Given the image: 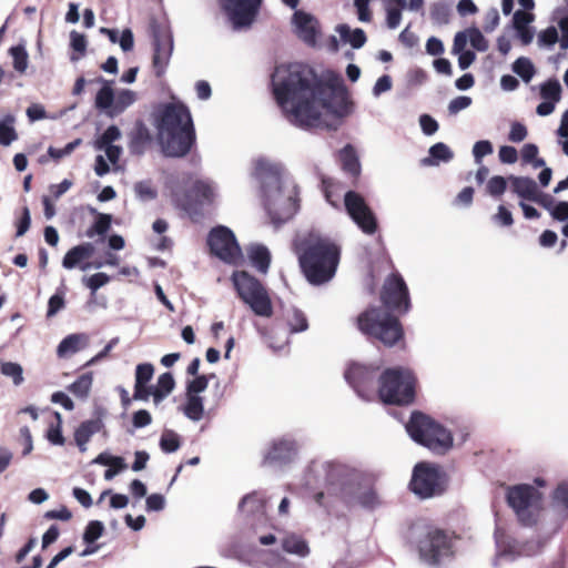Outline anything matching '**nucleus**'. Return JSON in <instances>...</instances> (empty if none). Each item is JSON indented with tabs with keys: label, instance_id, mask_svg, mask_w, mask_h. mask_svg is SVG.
Instances as JSON below:
<instances>
[{
	"label": "nucleus",
	"instance_id": "603ef678",
	"mask_svg": "<svg viewBox=\"0 0 568 568\" xmlns=\"http://www.w3.org/2000/svg\"><path fill=\"white\" fill-rule=\"evenodd\" d=\"M211 377H214V375H200L194 377L192 381H189L186 383L185 393L202 396L201 394L207 388L209 381Z\"/></svg>",
	"mask_w": 568,
	"mask_h": 568
},
{
	"label": "nucleus",
	"instance_id": "5fc2aeb1",
	"mask_svg": "<svg viewBox=\"0 0 568 568\" xmlns=\"http://www.w3.org/2000/svg\"><path fill=\"white\" fill-rule=\"evenodd\" d=\"M150 140L148 129L140 124L136 129V133L134 134L131 141V151L136 153H142L145 143Z\"/></svg>",
	"mask_w": 568,
	"mask_h": 568
},
{
	"label": "nucleus",
	"instance_id": "09e8293b",
	"mask_svg": "<svg viewBox=\"0 0 568 568\" xmlns=\"http://www.w3.org/2000/svg\"><path fill=\"white\" fill-rule=\"evenodd\" d=\"M430 18L434 23L444 26L450 20V9L446 3L438 2L432 7Z\"/></svg>",
	"mask_w": 568,
	"mask_h": 568
},
{
	"label": "nucleus",
	"instance_id": "bf43d9fd",
	"mask_svg": "<svg viewBox=\"0 0 568 568\" xmlns=\"http://www.w3.org/2000/svg\"><path fill=\"white\" fill-rule=\"evenodd\" d=\"M175 387V381L173 378V375L171 373H163L159 376L158 382L154 386H152L153 389L163 393L164 395H170L172 390Z\"/></svg>",
	"mask_w": 568,
	"mask_h": 568
},
{
	"label": "nucleus",
	"instance_id": "39448f33",
	"mask_svg": "<svg viewBox=\"0 0 568 568\" xmlns=\"http://www.w3.org/2000/svg\"><path fill=\"white\" fill-rule=\"evenodd\" d=\"M307 477L308 485L323 486L328 495L347 497L358 475L343 463L315 459L308 466Z\"/></svg>",
	"mask_w": 568,
	"mask_h": 568
},
{
	"label": "nucleus",
	"instance_id": "8fccbe9b",
	"mask_svg": "<svg viewBox=\"0 0 568 568\" xmlns=\"http://www.w3.org/2000/svg\"><path fill=\"white\" fill-rule=\"evenodd\" d=\"M121 138V132L118 126L110 125L94 142L97 150H102L103 146L111 145L114 141Z\"/></svg>",
	"mask_w": 568,
	"mask_h": 568
},
{
	"label": "nucleus",
	"instance_id": "412c9836",
	"mask_svg": "<svg viewBox=\"0 0 568 568\" xmlns=\"http://www.w3.org/2000/svg\"><path fill=\"white\" fill-rule=\"evenodd\" d=\"M376 369L371 366L352 364L344 374L346 382L365 400H369L374 396Z\"/></svg>",
	"mask_w": 568,
	"mask_h": 568
},
{
	"label": "nucleus",
	"instance_id": "473e14b6",
	"mask_svg": "<svg viewBox=\"0 0 568 568\" xmlns=\"http://www.w3.org/2000/svg\"><path fill=\"white\" fill-rule=\"evenodd\" d=\"M428 153L429 155L420 161L424 166H436L440 162L447 163L454 158L453 151L443 142L432 145Z\"/></svg>",
	"mask_w": 568,
	"mask_h": 568
},
{
	"label": "nucleus",
	"instance_id": "49530a36",
	"mask_svg": "<svg viewBox=\"0 0 568 568\" xmlns=\"http://www.w3.org/2000/svg\"><path fill=\"white\" fill-rule=\"evenodd\" d=\"M561 85L558 80H548L540 85V95L544 100L557 103L560 100Z\"/></svg>",
	"mask_w": 568,
	"mask_h": 568
},
{
	"label": "nucleus",
	"instance_id": "4c0bfd02",
	"mask_svg": "<svg viewBox=\"0 0 568 568\" xmlns=\"http://www.w3.org/2000/svg\"><path fill=\"white\" fill-rule=\"evenodd\" d=\"M16 118L12 114H6L0 119V144L9 146L18 139L14 128Z\"/></svg>",
	"mask_w": 568,
	"mask_h": 568
},
{
	"label": "nucleus",
	"instance_id": "c9c22d12",
	"mask_svg": "<svg viewBox=\"0 0 568 568\" xmlns=\"http://www.w3.org/2000/svg\"><path fill=\"white\" fill-rule=\"evenodd\" d=\"M339 160L343 170L352 176H357L361 173L359 160L356 155L354 148L349 144L344 146L339 152Z\"/></svg>",
	"mask_w": 568,
	"mask_h": 568
},
{
	"label": "nucleus",
	"instance_id": "774afa93",
	"mask_svg": "<svg viewBox=\"0 0 568 568\" xmlns=\"http://www.w3.org/2000/svg\"><path fill=\"white\" fill-rule=\"evenodd\" d=\"M419 124L425 135H433L438 130L437 121L428 114H422L419 116Z\"/></svg>",
	"mask_w": 568,
	"mask_h": 568
},
{
	"label": "nucleus",
	"instance_id": "680f3d73",
	"mask_svg": "<svg viewBox=\"0 0 568 568\" xmlns=\"http://www.w3.org/2000/svg\"><path fill=\"white\" fill-rule=\"evenodd\" d=\"M507 182L508 179H505L500 175H495L490 178L489 181L487 182V192L491 196H500L501 194L505 193L507 189Z\"/></svg>",
	"mask_w": 568,
	"mask_h": 568
},
{
	"label": "nucleus",
	"instance_id": "f704fd0d",
	"mask_svg": "<svg viewBox=\"0 0 568 568\" xmlns=\"http://www.w3.org/2000/svg\"><path fill=\"white\" fill-rule=\"evenodd\" d=\"M551 506L559 515L568 517V479L560 481L552 491Z\"/></svg>",
	"mask_w": 568,
	"mask_h": 568
},
{
	"label": "nucleus",
	"instance_id": "aec40b11",
	"mask_svg": "<svg viewBox=\"0 0 568 568\" xmlns=\"http://www.w3.org/2000/svg\"><path fill=\"white\" fill-rule=\"evenodd\" d=\"M234 29L250 27L262 4V0H221Z\"/></svg>",
	"mask_w": 568,
	"mask_h": 568
},
{
	"label": "nucleus",
	"instance_id": "0eeeda50",
	"mask_svg": "<svg viewBox=\"0 0 568 568\" xmlns=\"http://www.w3.org/2000/svg\"><path fill=\"white\" fill-rule=\"evenodd\" d=\"M359 331L379 339L386 346H393L403 337L399 321L382 307H372L357 318Z\"/></svg>",
	"mask_w": 568,
	"mask_h": 568
},
{
	"label": "nucleus",
	"instance_id": "c03bdc74",
	"mask_svg": "<svg viewBox=\"0 0 568 568\" xmlns=\"http://www.w3.org/2000/svg\"><path fill=\"white\" fill-rule=\"evenodd\" d=\"M0 372L2 375L10 377L16 386L23 383L22 366L14 362H1Z\"/></svg>",
	"mask_w": 568,
	"mask_h": 568
},
{
	"label": "nucleus",
	"instance_id": "ea45409f",
	"mask_svg": "<svg viewBox=\"0 0 568 568\" xmlns=\"http://www.w3.org/2000/svg\"><path fill=\"white\" fill-rule=\"evenodd\" d=\"M136 100L134 91L123 89L115 94L114 106L112 109L113 118L121 114L125 109L132 105Z\"/></svg>",
	"mask_w": 568,
	"mask_h": 568
},
{
	"label": "nucleus",
	"instance_id": "c85d7f7f",
	"mask_svg": "<svg viewBox=\"0 0 568 568\" xmlns=\"http://www.w3.org/2000/svg\"><path fill=\"white\" fill-rule=\"evenodd\" d=\"M87 344L88 336L85 334H70L65 336L58 345L57 355L60 358L69 357L84 348Z\"/></svg>",
	"mask_w": 568,
	"mask_h": 568
},
{
	"label": "nucleus",
	"instance_id": "1a4fd4ad",
	"mask_svg": "<svg viewBox=\"0 0 568 568\" xmlns=\"http://www.w3.org/2000/svg\"><path fill=\"white\" fill-rule=\"evenodd\" d=\"M233 285L240 298L261 317H271L273 306L266 288L255 277L244 271L234 272Z\"/></svg>",
	"mask_w": 568,
	"mask_h": 568
},
{
	"label": "nucleus",
	"instance_id": "a211bd4d",
	"mask_svg": "<svg viewBox=\"0 0 568 568\" xmlns=\"http://www.w3.org/2000/svg\"><path fill=\"white\" fill-rule=\"evenodd\" d=\"M381 297L384 305L390 311L404 314L410 308L407 285L398 273H393L386 278Z\"/></svg>",
	"mask_w": 568,
	"mask_h": 568
},
{
	"label": "nucleus",
	"instance_id": "2f4dec72",
	"mask_svg": "<svg viewBox=\"0 0 568 568\" xmlns=\"http://www.w3.org/2000/svg\"><path fill=\"white\" fill-rule=\"evenodd\" d=\"M101 425L99 419H89L79 425L74 433V440L80 452L84 453L87 450V444L100 430Z\"/></svg>",
	"mask_w": 568,
	"mask_h": 568
},
{
	"label": "nucleus",
	"instance_id": "e2e57ef3",
	"mask_svg": "<svg viewBox=\"0 0 568 568\" xmlns=\"http://www.w3.org/2000/svg\"><path fill=\"white\" fill-rule=\"evenodd\" d=\"M468 33H469V43L475 50H477L479 52H485L488 49V47H489L488 41L484 37V34L481 33V31L479 29L469 28Z\"/></svg>",
	"mask_w": 568,
	"mask_h": 568
},
{
	"label": "nucleus",
	"instance_id": "13d9d810",
	"mask_svg": "<svg viewBox=\"0 0 568 568\" xmlns=\"http://www.w3.org/2000/svg\"><path fill=\"white\" fill-rule=\"evenodd\" d=\"M13 59V68L23 73L28 67V53L23 47H13L10 50Z\"/></svg>",
	"mask_w": 568,
	"mask_h": 568
},
{
	"label": "nucleus",
	"instance_id": "37998d69",
	"mask_svg": "<svg viewBox=\"0 0 568 568\" xmlns=\"http://www.w3.org/2000/svg\"><path fill=\"white\" fill-rule=\"evenodd\" d=\"M513 71L526 83L530 82L535 74L534 64L528 58L525 57H520L514 62Z\"/></svg>",
	"mask_w": 568,
	"mask_h": 568
},
{
	"label": "nucleus",
	"instance_id": "338daca9",
	"mask_svg": "<svg viewBox=\"0 0 568 568\" xmlns=\"http://www.w3.org/2000/svg\"><path fill=\"white\" fill-rule=\"evenodd\" d=\"M400 8H395L390 3L386 6V24L389 29L394 30L400 24L402 20Z\"/></svg>",
	"mask_w": 568,
	"mask_h": 568
},
{
	"label": "nucleus",
	"instance_id": "2eb2a0df",
	"mask_svg": "<svg viewBox=\"0 0 568 568\" xmlns=\"http://www.w3.org/2000/svg\"><path fill=\"white\" fill-rule=\"evenodd\" d=\"M409 488L423 499L439 495L443 491V478L439 468L426 463L417 464L413 471Z\"/></svg>",
	"mask_w": 568,
	"mask_h": 568
},
{
	"label": "nucleus",
	"instance_id": "de8ad7c7",
	"mask_svg": "<svg viewBox=\"0 0 568 568\" xmlns=\"http://www.w3.org/2000/svg\"><path fill=\"white\" fill-rule=\"evenodd\" d=\"M287 323L292 333L304 332L308 324L304 313L297 308H292L287 314Z\"/></svg>",
	"mask_w": 568,
	"mask_h": 568
},
{
	"label": "nucleus",
	"instance_id": "58836bf2",
	"mask_svg": "<svg viewBox=\"0 0 568 568\" xmlns=\"http://www.w3.org/2000/svg\"><path fill=\"white\" fill-rule=\"evenodd\" d=\"M93 383V374L91 372L80 375L68 389L79 398H87Z\"/></svg>",
	"mask_w": 568,
	"mask_h": 568
},
{
	"label": "nucleus",
	"instance_id": "b1692460",
	"mask_svg": "<svg viewBox=\"0 0 568 568\" xmlns=\"http://www.w3.org/2000/svg\"><path fill=\"white\" fill-rule=\"evenodd\" d=\"M296 36L307 45L314 47L321 33L318 20L311 13L296 10L292 18Z\"/></svg>",
	"mask_w": 568,
	"mask_h": 568
},
{
	"label": "nucleus",
	"instance_id": "a19ab883",
	"mask_svg": "<svg viewBox=\"0 0 568 568\" xmlns=\"http://www.w3.org/2000/svg\"><path fill=\"white\" fill-rule=\"evenodd\" d=\"M134 194L142 202L153 201L158 197V189L151 180L139 181L133 186Z\"/></svg>",
	"mask_w": 568,
	"mask_h": 568
},
{
	"label": "nucleus",
	"instance_id": "f3484780",
	"mask_svg": "<svg viewBox=\"0 0 568 568\" xmlns=\"http://www.w3.org/2000/svg\"><path fill=\"white\" fill-rule=\"evenodd\" d=\"M278 541L282 549L290 555L305 558L311 552L308 542L304 537L295 532L284 531L276 526L272 527V531L258 536V542L263 546L275 545Z\"/></svg>",
	"mask_w": 568,
	"mask_h": 568
},
{
	"label": "nucleus",
	"instance_id": "0e129e2a",
	"mask_svg": "<svg viewBox=\"0 0 568 568\" xmlns=\"http://www.w3.org/2000/svg\"><path fill=\"white\" fill-rule=\"evenodd\" d=\"M493 144L488 140L477 141L473 146V155L476 164H481L483 158L491 154Z\"/></svg>",
	"mask_w": 568,
	"mask_h": 568
},
{
	"label": "nucleus",
	"instance_id": "4d7b16f0",
	"mask_svg": "<svg viewBox=\"0 0 568 568\" xmlns=\"http://www.w3.org/2000/svg\"><path fill=\"white\" fill-rule=\"evenodd\" d=\"M154 368L150 363L139 364L135 368L134 386L146 385L153 377Z\"/></svg>",
	"mask_w": 568,
	"mask_h": 568
},
{
	"label": "nucleus",
	"instance_id": "5701e85b",
	"mask_svg": "<svg viewBox=\"0 0 568 568\" xmlns=\"http://www.w3.org/2000/svg\"><path fill=\"white\" fill-rule=\"evenodd\" d=\"M297 444L290 437L272 442L264 455L263 464L271 467H281L292 463L297 455Z\"/></svg>",
	"mask_w": 568,
	"mask_h": 568
},
{
	"label": "nucleus",
	"instance_id": "20e7f679",
	"mask_svg": "<svg viewBox=\"0 0 568 568\" xmlns=\"http://www.w3.org/2000/svg\"><path fill=\"white\" fill-rule=\"evenodd\" d=\"M158 136L165 155H186L195 143V130L189 109L183 104L168 103L156 115Z\"/></svg>",
	"mask_w": 568,
	"mask_h": 568
},
{
	"label": "nucleus",
	"instance_id": "72a5a7b5",
	"mask_svg": "<svg viewBox=\"0 0 568 568\" xmlns=\"http://www.w3.org/2000/svg\"><path fill=\"white\" fill-rule=\"evenodd\" d=\"M248 257L253 266L261 273H266L271 263V253L266 246L255 244L247 250Z\"/></svg>",
	"mask_w": 568,
	"mask_h": 568
},
{
	"label": "nucleus",
	"instance_id": "9d476101",
	"mask_svg": "<svg viewBox=\"0 0 568 568\" xmlns=\"http://www.w3.org/2000/svg\"><path fill=\"white\" fill-rule=\"evenodd\" d=\"M494 536L496 554L493 564L495 567L504 562L515 561L520 557L536 556L542 550L546 544V540L541 539H531L521 542L498 526L495 529Z\"/></svg>",
	"mask_w": 568,
	"mask_h": 568
},
{
	"label": "nucleus",
	"instance_id": "052dcab7",
	"mask_svg": "<svg viewBox=\"0 0 568 568\" xmlns=\"http://www.w3.org/2000/svg\"><path fill=\"white\" fill-rule=\"evenodd\" d=\"M81 144V139H77L72 142H69L63 148H54V146H49L48 149V154L53 159V160H61L62 158L64 156H68L70 155L77 146H79Z\"/></svg>",
	"mask_w": 568,
	"mask_h": 568
},
{
	"label": "nucleus",
	"instance_id": "cd10ccee",
	"mask_svg": "<svg viewBox=\"0 0 568 568\" xmlns=\"http://www.w3.org/2000/svg\"><path fill=\"white\" fill-rule=\"evenodd\" d=\"M92 464L109 466L104 471V479L111 480L113 479L118 474L122 473L126 469L128 465L124 460V458L120 456H112L108 452H103L99 454L93 460Z\"/></svg>",
	"mask_w": 568,
	"mask_h": 568
},
{
	"label": "nucleus",
	"instance_id": "6ab92c4d",
	"mask_svg": "<svg viewBox=\"0 0 568 568\" xmlns=\"http://www.w3.org/2000/svg\"><path fill=\"white\" fill-rule=\"evenodd\" d=\"M344 204L348 215L365 234L375 233L376 217L362 195L348 191L344 196Z\"/></svg>",
	"mask_w": 568,
	"mask_h": 568
},
{
	"label": "nucleus",
	"instance_id": "4be33fe9",
	"mask_svg": "<svg viewBox=\"0 0 568 568\" xmlns=\"http://www.w3.org/2000/svg\"><path fill=\"white\" fill-rule=\"evenodd\" d=\"M216 196V186L211 181L197 180L193 183L187 199L181 203L190 215L197 214L200 207L212 204Z\"/></svg>",
	"mask_w": 568,
	"mask_h": 568
},
{
	"label": "nucleus",
	"instance_id": "a18cd8bd",
	"mask_svg": "<svg viewBox=\"0 0 568 568\" xmlns=\"http://www.w3.org/2000/svg\"><path fill=\"white\" fill-rule=\"evenodd\" d=\"M65 286L62 284L55 293L49 298L47 317H53L65 306Z\"/></svg>",
	"mask_w": 568,
	"mask_h": 568
},
{
	"label": "nucleus",
	"instance_id": "c756f323",
	"mask_svg": "<svg viewBox=\"0 0 568 568\" xmlns=\"http://www.w3.org/2000/svg\"><path fill=\"white\" fill-rule=\"evenodd\" d=\"M180 410L190 420L200 422L205 415L204 398L202 396L185 393V402L180 406Z\"/></svg>",
	"mask_w": 568,
	"mask_h": 568
},
{
	"label": "nucleus",
	"instance_id": "3c124183",
	"mask_svg": "<svg viewBox=\"0 0 568 568\" xmlns=\"http://www.w3.org/2000/svg\"><path fill=\"white\" fill-rule=\"evenodd\" d=\"M111 226V215L99 213L94 224L88 230L87 235L93 237L95 234L104 235Z\"/></svg>",
	"mask_w": 568,
	"mask_h": 568
},
{
	"label": "nucleus",
	"instance_id": "ddd939ff",
	"mask_svg": "<svg viewBox=\"0 0 568 568\" xmlns=\"http://www.w3.org/2000/svg\"><path fill=\"white\" fill-rule=\"evenodd\" d=\"M207 245L213 255L224 263L237 265L243 260L242 250L234 233L226 226H216L207 236Z\"/></svg>",
	"mask_w": 568,
	"mask_h": 568
},
{
	"label": "nucleus",
	"instance_id": "6e6552de",
	"mask_svg": "<svg viewBox=\"0 0 568 568\" xmlns=\"http://www.w3.org/2000/svg\"><path fill=\"white\" fill-rule=\"evenodd\" d=\"M416 378L407 368H389L381 376L379 397L386 404L407 405L415 397Z\"/></svg>",
	"mask_w": 568,
	"mask_h": 568
},
{
	"label": "nucleus",
	"instance_id": "9b49d317",
	"mask_svg": "<svg viewBox=\"0 0 568 568\" xmlns=\"http://www.w3.org/2000/svg\"><path fill=\"white\" fill-rule=\"evenodd\" d=\"M506 499L524 526H531L537 521L541 505V494L535 487L527 484L508 487Z\"/></svg>",
	"mask_w": 568,
	"mask_h": 568
},
{
	"label": "nucleus",
	"instance_id": "79ce46f5",
	"mask_svg": "<svg viewBox=\"0 0 568 568\" xmlns=\"http://www.w3.org/2000/svg\"><path fill=\"white\" fill-rule=\"evenodd\" d=\"M159 444L163 453L171 454L180 448L181 437L172 429H164Z\"/></svg>",
	"mask_w": 568,
	"mask_h": 568
},
{
	"label": "nucleus",
	"instance_id": "4468645a",
	"mask_svg": "<svg viewBox=\"0 0 568 568\" xmlns=\"http://www.w3.org/2000/svg\"><path fill=\"white\" fill-rule=\"evenodd\" d=\"M153 58L152 64L154 73L161 78L170 63L173 52V34L171 28L166 23L153 21L151 23Z\"/></svg>",
	"mask_w": 568,
	"mask_h": 568
},
{
	"label": "nucleus",
	"instance_id": "864d4df0",
	"mask_svg": "<svg viewBox=\"0 0 568 568\" xmlns=\"http://www.w3.org/2000/svg\"><path fill=\"white\" fill-rule=\"evenodd\" d=\"M104 531V525L102 521L99 520H91L88 526L85 527L84 534H83V540L87 544H93L95 540H98Z\"/></svg>",
	"mask_w": 568,
	"mask_h": 568
},
{
	"label": "nucleus",
	"instance_id": "f03ea898",
	"mask_svg": "<svg viewBox=\"0 0 568 568\" xmlns=\"http://www.w3.org/2000/svg\"><path fill=\"white\" fill-rule=\"evenodd\" d=\"M264 207L275 225L290 221L300 210V187L283 163L266 158L254 162Z\"/></svg>",
	"mask_w": 568,
	"mask_h": 568
},
{
	"label": "nucleus",
	"instance_id": "423d86ee",
	"mask_svg": "<svg viewBox=\"0 0 568 568\" xmlns=\"http://www.w3.org/2000/svg\"><path fill=\"white\" fill-rule=\"evenodd\" d=\"M405 428L414 442L433 452L444 453L453 445L452 434L423 413H413Z\"/></svg>",
	"mask_w": 568,
	"mask_h": 568
},
{
	"label": "nucleus",
	"instance_id": "393cba45",
	"mask_svg": "<svg viewBox=\"0 0 568 568\" xmlns=\"http://www.w3.org/2000/svg\"><path fill=\"white\" fill-rule=\"evenodd\" d=\"M558 27L561 31L559 39L558 31L554 26L541 30L537 37V43L541 48H552L558 41L560 49H568V17H564L558 21Z\"/></svg>",
	"mask_w": 568,
	"mask_h": 568
},
{
	"label": "nucleus",
	"instance_id": "f257e3e1",
	"mask_svg": "<svg viewBox=\"0 0 568 568\" xmlns=\"http://www.w3.org/2000/svg\"><path fill=\"white\" fill-rule=\"evenodd\" d=\"M272 90L287 121L301 129L316 126L323 112L337 118L351 113L343 79L332 71L318 79L302 63L281 64L272 74Z\"/></svg>",
	"mask_w": 568,
	"mask_h": 568
},
{
	"label": "nucleus",
	"instance_id": "a878e982",
	"mask_svg": "<svg viewBox=\"0 0 568 568\" xmlns=\"http://www.w3.org/2000/svg\"><path fill=\"white\" fill-rule=\"evenodd\" d=\"M508 181L510 182L511 192L520 197L521 201L532 202V200H537L539 187L531 178L510 175Z\"/></svg>",
	"mask_w": 568,
	"mask_h": 568
},
{
	"label": "nucleus",
	"instance_id": "6e6d98bb",
	"mask_svg": "<svg viewBox=\"0 0 568 568\" xmlns=\"http://www.w3.org/2000/svg\"><path fill=\"white\" fill-rule=\"evenodd\" d=\"M54 417L57 419V425H51L49 427L47 437L51 444L61 446L64 444V437L61 430L62 417L58 412L54 413Z\"/></svg>",
	"mask_w": 568,
	"mask_h": 568
},
{
	"label": "nucleus",
	"instance_id": "7c9ffc66",
	"mask_svg": "<svg viewBox=\"0 0 568 568\" xmlns=\"http://www.w3.org/2000/svg\"><path fill=\"white\" fill-rule=\"evenodd\" d=\"M94 247L91 243H84L72 247L63 257L62 266L67 270H72L80 265V263L89 258L93 254Z\"/></svg>",
	"mask_w": 568,
	"mask_h": 568
},
{
	"label": "nucleus",
	"instance_id": "69168bd1",
	"mask_svg": "<svg viewBox=\"0 0 568 568\" xmlns=\"http://www.w3.org/2000/svg\"><path fill=\"white\" fill-rule=\"evenodd\" d=\"M109 281L110 277L105 273H97L91 275L90 277L83 278L85 286L90 288L92 293H95L100 287L108 284Z\"/></svg>",
	"mask_w": 568,
	"mask_h": 568
},
{
	"label": "nucleus",
	"instance_id": "bb28decb",
	"mask_svg": "<svg viewBox=\"0 0 568 568\" xmlns=\"http://www.w3.org/2000/svg\"><path fill=\"white\" fill-rule=\"evenodd\" d=\"M97 82L102 84V88L98 91L94 100L95 108L104 112L109 118H113L112 109L114 106L115 93L112 89L113 81L105 80L100 77Z\"/></svg>",
	"mask_w": 568,
	"mask_h": 568
},
{
	"label": "nucleus",
	"instance_id": "dca6fc26",
	"mask_svg": "<svg viewBox=\"0 0 568 568\" xmlns=\"http://www.w3.org/2000/svg\"><path fill=\"white\" fill-rule=\"evenodd\" d=\"M267 497L264 491H252L245 495L239 503V511L244 516L247 525L256 535H261L266 517Z\"/></svg>",
	"mask_w": 568,
	"mask_h": 568
},
{
	"label": "nucleus",
	"instance_id": "f8f14e48",
	"mask_svg": "<svg viewBox=\"0 0 568 568\" xmlns=\"http://www.w3.org/2000/svg\"><path fill=\"white\" fill-rule=\"evenodd\" d=\"M420 558L430 566L450 560L455 554V539L446 531L430 528L418 542Z\"/></svg>",
	"mask_w": 568,
	"mask_h": 568
},
{
	"label": "nucleus",
	"instance_id": "e433bc0d",
	"mask_svg": "<svg viewBox=\"0 0 568 568\" xmlns=\"http://www.w3.org/2000/svg\"><path fill=\"white\" fill-rule=\"evenodd\" d=\"M336 31L341 39L345 42H349L354 49L362 48L367 40L364 30L359 28L352 30L347 24H339Z\"/></svg>",
	"mask_w": 568,
	"mask_h": 568
},
{
	"label": "nucleus",
	"instance_id": "7ed1b4c3",
	"mask_svg": "<svg viewBox=\"0 0 568 568\" xmlns=\"http://www.w3.org/2000/svg\"><path fill=\"white\" fill-rule=\"evenodd\" d=\"M293 251L306 280L313 285L329 282L337 270L341 247L316 231L300 233L293 241Z\"/></svg>",
	"mask_w": 568,
	"mask_h": 568
}]
</instances>
